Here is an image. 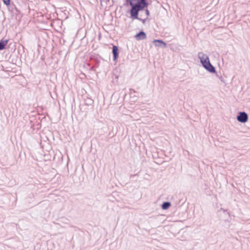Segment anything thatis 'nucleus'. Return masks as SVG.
I'll return each instance as SVG.
<instances>
[{"instance_id": "obj_1", "label": "nucleus", "mask_w": 250, "mask_h": 250, "mask_svg": "<svg viewBox=\"0 0 250 250\" xmlns=\"http://www.w3.org/2000/svg\"><path fill=\"white\" fill-rule=\"evenodd\" d=\"M198 58L202 66L208 72L212 74H216L215 67L211 63L208 56L200 52L198 54Z\"/></svg>"}, {"instance_id": "obj_2", "label": "nucleus", "mask_w": 250, "mask_h": 250, "mask_svg": "<svg viewBox=\"0 0 250 250\" xmlns=\"http://www.w3.org/2000/svg\"><path fill=\"white\" fill-rule=\"evenodd\" d=\"M124 5L125 6H130L131 7L130 9H128L126 11L130 15L136 11V5L135 0H125Z\"/></svg>"}, {"instance_id": "obj_3", "label": "nucleus", "mask_w": 250, "mask_h": 250, "mask_svg": "<svg viewBox=\"0 0 250 250\" xmlns=\"http://www.w3.org/2000/svg\"><path fill=\"white\" fill-rule=\"evenodd\" d=\"M248 114L245 111H240L236 117L237 120L241 123H245L248 121Z\"/></svg>"}, {"instance_id": "obj_4", "label": "nucleus", "mask_w": 250, "mask_h": 250, "mask_svg": "<svg viewBox=\"0 0 250 250\" xmlns=\"http://www.w3.org/2000/svg\"><path fill=\"white\" fill-rule=\"evenodd\" d=\"M149 4L150 3L148 0H146L136 6V11L140 12L144 11V9L148 8V6Z\"/></svg>"}, {"instance_id": "obj_5", "label": "nucleus", "mask_w": 250, "mask_h": 250, "mask_svg": "<svg viewBox=\"0 0 250 250\" xmlns=\"http://www.w3.org/2000/svg\"><path fill=\"white\" fill-rule=\"evenodd\" d=\"M139 12H140L138 11H135L130 15L129 18L132 20H138V21H142L143 24H145L146 23V21L148 19V18L146 17L145 19H142L141 18L139 17Z\"/></svg>"}, {"instance_id": "obj_6", "label": "nucleus", "mask_w": 250, "mask_h": 250, "mask_svg": "<svg viewBox=\"0 0 250 250\" xmlns=\"http://www.w3.org/2000/svg\"><path fill=\"white\" fill-rule=\"evenodd\" d=\"M90 62L92 65L97 68L99 67L100 62L99 57L97 55H92L90 57Z\"/></svg>"}, {"instance_id": "obj_7", "label": "nucleus", "mask_w": 250, "mask_h": 250, "mask_svg": "<svg viewBox=\"0 0 250 250\" xmlns=\"http://www.w3.org/2000/svg\"><path fill=\"white\" fill-rule=\"evenodd\" d=\"M112 53L113 54V61L114 62H116L119 54V47L115 45H113L112 49Z\"/></svg>"}, {"instance_id": "obj_8", "label": "nucleus", "mask_w": 250, "mask_h": 250, "mask_svg": "<svg viewBox=\"0 0 250 250\" xmlns=\"http://www.w3.org/2000/svg\"><path fill=\"white\" fill-rule=\"evenodd\" d=\"M134 38L137 41L143 40L146 38V34L143 30H141L134 36Z\"/></svg>"}, {"instance_id": "obj_9", "label": "nucleus", "mask_w": 250, "mask_h": 250, "mask_svg": "<svg viewBox=\"0 0 250 250\" xmlns=\"http://www.w3.org/2000/svg\"><path fill=\"white\" fill-rule=\"evenodd\" d=\"M153 43L156 46L166 48L167 46V43L161 39H155L153 41Z\"/></svg>"}, {"instance_id": "obj_10", "label": "nucleus", "mask_w": 250, "mask_h": 250, "mask_svg": "<svg viewBox=\"0 0 250 250\" xmlns=\"http://www.w3.org/2000/svg\"><path fill=\"white\" fill-rule=\"evenodd\" d=\"M8 42L9 40L8 39H1L0 40V51L6 48V46H7Z\"/></svg>"}, {"instance_id": "obj_11", "label": "nucleus", "mask_w": 250, "mask_h": 250, "mask_svg": "<svg viewBox=\"0 0 250 250\" xmlns=\"http://www.w3.org/2000/svg\"><path fill=\"white\" fill-rule=\"evenodd\" d=\"M171 204L170 202H164L161 205V208L164 210H166L167 209L171 206Z\"/></svg>"}, {"instance_id": "obj_12", "label": "nucleus", "mask_w": 250, "mask_h": 250, "mask_svg": "<svg viewBox=\"0 0 250 250\" xmlns=\"http://www.w3.org/2000/svg\"><path fill=\"white\" fill-rule=\"evenodd\" d=\"M94 103V101L91 99L88 98L85 100V104L86 105H92Z\"/></svg>"}, {"instance_id": "obj_13", "label": "nucleus", "mask_w": 250, "mask_h": 250, "mask_svg": "<svg viewBox=\"0 0 250 250\" xmlns=\"http://www.w3.org/2000/svg\"><path fill=\"white\" fill-rule=\"evenodd\" d=\"M3 3L7 6L10 5L11 0H2Z\"/></svg>"}, {"instance_id": "obj_14", "label": "nucleus", "mask_w": 250, "mask_h": 250, "mask_svg": "<svg viewBox=\"0 0 250 250\" xmlns=\"http://www.w3.org/2000/svg\"><path fill=\"white\" fill-rule=\"evenodd\" d=\"M137 176H138V174H133V175H131L130 178L132 179V180L137 181Z\"/></svg>"}, {"instance_id": "obj_15", "label": "nucleus", "mask_w": 250, "mask_h": 250, "mask_svg": "<svg viewBox=\"0 0 250 250\" xmlns=\"http://www.w3.org/2000/svg\"><path fill=\"white\" fill-rule=\"evenodd\" d=\"M144 11H145V12L146 15V17L148 18L150 16V14L149 10L147 8V9H144Z\"/></svg>"}, {"instance_id": "obj_16", "label": "nucleus", "mask_w": 250, "mask_h": 250, "mask_svg": "<svg viewBox=\"0 0 250 250\" xmlns=\"http://www.w3.org/2000/svg\"><path fill=\"white\" fill-rule=\"evenodd\" d=\"M97 67H95L94 65H92L89 68V70L96 72V68Z\"/></svg>"}, {"instance_id": "obj_17", "label": "nucleus", "mask_w": 250, "mask_h": 250, "mask_svg": "<svg viewBox=\"0 0 250 250\" xmlns=\"http://www.w3.org/2000/svg\"><path fill=\"white\" fill-rule=\"evenodd\" d=\"M216 76H217V77H218L219 78V79L221 80V82H223L224 83V81L223 80V78H222V76L219 77V76L217 74H216Z\"/></svg>"}, {"instance_id": "obj_18", "label": "nucleus", "mask_w": 250, "mask_h": 250, "mask_svg": "<svg viewBox=\"0 0 250 250\" xmlns=\"http://www.w3.org/2000/svg\"><path fill=\"white\" fill-rule=\"evenodd\" d=\"M36 125H37V126H39V127H41V123L40 122H37Z\"/></svg>"}, {"instance_id": "obj_19", "label": "nucleus", "mask_w": 250, "mask_h": 250, "mask_svg": "<svg viewBox=\"0 0 250 250\" xmlns=\"http://www.w3.org/2000/svg\"><path fill=\"white\" fill-rule=\"evenodd\" d=\"M221 209L224 212L227 211V209H223L222 208H221Z\"/></svg>"}, {"instance_id": "obj_20", "label": "nucleus", "mask_w": 250, "mask_h": 250, "mask_svg": "<svg viewBox=\"0 0 250 250\" xmlns=\"http://www.w3.org/2000/svg\"><path fill=\"white\" fill-rule=\"evenodd\" d=\"M227 213H228L229 215V212H227Z\"/></svg>"}]
</instances>
